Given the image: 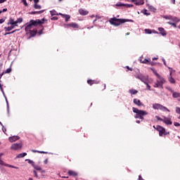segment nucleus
<instances>
[{
    "mask_svg": "<svg viewBox=\"0 0 180 180\" xmlns=\"http://www.w3.org/2000/svg\"><path fill=\"white\" fill-rule=\"evenodd\" d=\"M151 71H153L154 75L157 77L156 82L155 84L153 85L154 88H163L164 84L167 82V80L164 77H162L158 72H157V70H155L154 68H150Z\"/></svg>",
    "mask_w": 180,
    "mask_h": 180,
    "instance_id": "1",
    "label": "nucleus"
},
{
    "mask_svg": "<svg viewBox=\"0 0 180 180\" xmlns=\"http://www.w3.org/2000/svg\"><path fill=\"white\" fill-rule=\"evenodd\" d=\"M132 110L134 113H136L134 115L135 119H141V120H144V116H147L148 115V112L146 110H139L136 108H132Z\"/></svg>",
    "mask_w": 180,
    "mask_h": 180,
    "instance_id": "2",
    "label": "nucleus"
},
{
    "mask_svg": "<svg viewBox=\"0 0 180 180\" xmlns=\"http://www.w3.org/2000/svg\"><path fill=\"white\" fill-rule=\"evenodd\" d=\"M126 22H133V20H124V19H117L116 18H110L109 22L113 26H120L122 23H126Z\"/></svg>",
    "mask_w": 180,
    "mask_h": 180,
    "instance_id": "3",
    "label": "nucleus"
},
{
    "mask_svg": "<svg viewBox=\"0 0 180 180\" xmlns=\"http://www.w3.org/2000/svg\"><path fill=\"white\" fill-rule=\"evenodd\" d=\"M152 108L153 109H155V110H162V112H170L169 109L167 108V107L160 103H153Z\"/></svg>",
    "mask_w": 180,
    "mask_h": 180,
    "instance_id": "4",
    "label": "nucleus"
},
{
    "mask_svg": "<svg viewBox=\"0 0 180 180\" xmlns=\"http://www.w3.org/2000/svg\"><path fill=\"white\" fill-rule=\"evenodd\" d=\"M156 130L159 132V136L160 137H162L163 136H167V134H169V132L165 131V128L160 125L156 126Z\"/></svg>",
    "mask_w": 180,
    "mask_h": 180,
    "instance_id": "5",
    "label": "nucleus"
},
{
    "mask_svg": "<svg viewBox=\"0 0 180 180\" xmlns=\"http://www.w3.org/2000/svg\"><path fill=\"white\" fill-rule=\"evenodd\" d=\"M23 147V143L22 142L18 143H13L11 146V149L13 150L14 151H18V150H20Z\"/></svg>",
    "mask_w": 180,
    "mask_h": 180,
    "instance_id": "6",
    "label": "nucleus"
},
{
    "mask_svg": "<svg viewBox=\"0 0 180 180\" xmlns=\"http://www.w3.org/2000/svg\"><path fill=\"white\" fill-rule=\"evenodd\" d=\"M136 78H137L138 79H140V81H141L142 82H144L145 84H147L148 81V76H144L143 75H137L136 76Z\"/></svg>",
    "mask_w": 180,
    "mask_h": 180,
    "instance_id": "7",
    "label": "nucleus"
},
{
    "mask_svg": "<svg viewBox=\"0 0 180 180\" xmlns=\"http://www.w3.org/2000/svg\"><path fill=\"white\" fill-rule=\"evenodd\" d=\"M163 117V123L165 124H167V126H169L171 124H172V121H171V117H165V116H162Z\"/></svg>",
    "mask_w": 180,
    "mask_h": 180,
    "instance_id": "8",
    "label": "nucleus"
},
{
    "mask_svg": "<svg viewBox=\"0 0 180 180\" xmlns=\"http://www.w3.org/2000/svg\"><path fill=\"white\" fill-rule=\"evenodd\" d=\"M35 26L34 23L33 22H30V24L27 25L25 28V32H30L31 30H33V27Z\"/></svg>",
    "mask_w": 180,
    "mask_h": 180,
    "instance_id": "9",
    "label": "nucleus"
},
{
    "mask_svg": "<svg viewBox=\"0 0 180 180\" xmlns=\"http://www.w3.org/2000/svg\"><path fill=\"white\" fill-rule=\"evenodd\" d=\"M20 139V137H19L18 136H13L8 138V141H10V143H15V141H18V140H19Z\"/></svg>",
    "mask_w": 180,
    "mask_h": 180,
    "instance_id": "10",
    "label": "nucleus"
},
{
    "mask_svg": "<svg viewBox=\"0 0 180 180\" xmlns=\"http://www.w3.org/2000/svg\"><path fill=\"white\" fill-rule=\"evenodd\" d=\"M0 89L6 99V102L7 105V110H8V113H9V103H8V98H6V96H5V92L4 91V88H2V86H0Z\"/></svg>",
    "mask_w": 180,
    "mask_h": 180,
    "instance_id": "11",
    "label": "nucleus"
},
{
    "mask_svg": "<svg viewBox=\"0 0 180 180\" xmlns=\"http://www.w3.org/2000/svg\"><path fill=\"white\" fill-rule=\"evenodd\" d=\"M31 22L34 23V25L36 26L37 25H43L44 23V19L42 20H31Z\"/></svg>",
    "mask_w": 180,
    "mask_h": 180,
    "instance_id": "12",
    "label": "nucleus"
},
{
    "mask_svg": "<svg viewBox=\"0 0 180 180\" xmlns=\"http://www.w3.org/2000/svg\"><path fill=\"white\" fill-rule=\"evenodd\" d=\"M79 13L80 15H82V16H85V15H88V13H89V12H88V11H86L85 9L80 8V9H79Z\"/></svg>",
    "mask_w": 180,
    "mask_h": 180,
    "instance_id": "13",
    "label": "nucleus"
},
{
    "mask_svg": "<svg viewBox=\"0 0 180 180\" xmlns=\"http://www.w3.org/2000/svg\"><path fill=\"white\" fill-rule=\"evenodd\" d=\"M134 103L137 106H144V104H143V103H141V101L137 98L134 99Z\"/></svg>",
    "mask_w": 180,
    "mask_h": 180,
    "instance_id": "14",
    "label": "nucleus"
},
{
    "mask_svg": "<svg viewBox=\"0 0 180 180\" xmlns=\"http://www.w3.org/2000/svg\"><path fill=\"white\" fill-rule=\"evenodd\" d=\"M158 30L160 32V34L162 36H167V31H165V30H164V28L162 27H158Z\"/></svg>",
    "mask_w": 180,
    "mask_h": 180,
    "instance_id": "15",
    "label": "nucleus"
},
{
    "mask_svg": "<svg viewBox=\"0 0 180 180\" xmlns=\"http://www.w3.org/2000/svg\"><path fill=\"white\" fill-rule=\"evenodd\" d=\"M146 6L148 8L149 11H150L151 12H155V11H157V8H155L154 6L146 4Z\"/></svg>",
    "mask_w": 180,
    "mask_h": 180,
    "instance_id": "16",
    "label": "nucleus"
},
{
    "mask_svg": "<svg viewBox=\"0 0 180 180\" xmlns=\"http://www.w3.org/2000/svg\"><path fill=\"white\" fill-rule=\"evenodd\" d=\"M7 25H11L12 26H18L16 21H14L13 18L9 19V22Z\"/></svg>",
    "mask_w": 180,
    "mask_h": 180,
    "instance_id": "17",
    "label": "nucleus"
},
{
    "mask_svg": "<svg viewBox=\"0 0 180 180\" xmlns=\"http://www.w3.org/2000/svg\"><path fill=\"white\" fill-rule=\"evenodd\" d=\"M134 2L135 5H137V6L144 5V0H136Z\"/></svg>",
    "mask_w": 180,
    "mask_h": 180,
    "instance_id": "18",
    "label": "nucleus"
},
{
    "mask_svg": "<svg viewBox=\"0 0 180 180\" xmlns=\"http://www.w3.org/2000/svg\"><path fill=\"white\" fill-rule=\"evenodd\" d=\"M68 174L70 176H77V175H78V174L76 172H74L72 170H69Z\"/></svg>",
    "mask_w": 180,
    "mask_h": 180,
    "instance_id": "19",
    "label": "nucleus"
},
{
    "mask_svg": "<svg viewBox=\"0 0 180 180\" xmlns=\"http://www.w3.org/2000/svg\"><path fill=\"white\" fill-rule=\"evenodd\" d=\"M33 168H34V169H37V171H40L41 174H44V172H46V171L41 169V167L36 165L33 167Z\"/></svg>",
    "mask_w": 180,
    "mask_h": 180,
    "instance_id": "20",
    "label": "nucleus"
},
{
    "mask_svg": "<svg viewBox=\"0 0 180 180\" xmlns=\"http://www.w3.org/2000/svg\"><path fill=\"white\" fill-rule=\"evenodd\" d=\"M13 29H15V25H11L10 27H4V30L6 32H11V30H13Z\"/></svg>",
    "mask_w": 180,
    "mask_h": 180,
    "instance_id": "21",
    "label": "nucleus"
},
{
    "mask_svg": "<svg viewBox=\"0 0 180 180\" xmlns=\"http://www.w3.org/2000/svg\"><path fill=\"white\" fill-rule=\"evenodd\" d=\"M59 15H60V16H63V18H65V22H68V20H70V18H71L69 15H65L63 13H59Z\"/></svg>",
    "mask_w": 180,
    "mask_h": 180,
    "instance_id": "22",
    "label": "nucleus"
},
{
    "mask_svg": "<svg viewBox=\"0 0 180 180\" xmlns=\"http://www.w3.org/2000/svg\"><path fill=\"white\" fill-rule=\"evenodd\" d=\"M168 81L170 82V84H175L176 82L175 81V79L172 77V76L168 77Z\"/></svg>",
    "mask_w": 180,
    "mask_h": 180,
    "instance_id": "23",
    "label": "nucleus"
},
{
    "mask_svg": "<svg viewBox=\"0 0 180 180\" xmlns=\"http://www.w3.org/2000/svg\"><path fill=\"white\" fill-rule=\"evenodd\" d=\"M87 84H89V85H94V84H99V81L88 80Z\"/></svg>",
    "mask_w": 180,
    "mask_h": 180,
    "instance_id": "24",
    "label": "nucleus"
},
{
    "mask_svg": "<svg viewBox=\"0 0 180 180\" xmlns=\"http://www.w3.org/2000/svg\"><path fill=\"white\" fill-rule=\"evenodd\" d=\"M28 32L31 34L32 37L36 36V34H37V30H32L31 31H28Z\"/></svg>",
    "mask_w": 180,
    "mask_h": 180,
    "instance_id": "25",
    "label": "nucleus"
},
{
    "mask_svg": "<svg viewBox=\"0 0 180 180\" xmlns=\"http://www.w3.org/2000/svg\"><path fill=\"white\" fill-rule=\"evenodd\" d=\"M26 155H27L26 153H20L16 156V158H23V157H26Z\"/></svg>",
    "mask_w": 180,
    "mask_h": 180,
    "instance_id": "26",
    "label": "nucleus"
},
{
    "mask_svg": "<svg viewBox=\"0 0 180 180\" xmlns=\"http://www.w3.org/2000/svg\"><path fill=\"white\" fill-rule=\"evenodd\" d=\"M172 96H173V98H180V93L173 91Z\"/></svg>",
    "mask_w": 180,
    "mask_h": 180,
    "instance_id": "27",
    "label": "nucleus"
},
{
    "mask_svg": "<svg viewBox=\"0 0 180 180\" xmlns=\"http://www.w3.org/2000/svg\"><path fill=\"white\" fill-rule=\"evenodd\" d=\"M150 61H151V59L150 58L144 59L143 60L141 59V63H142L143 64H148Z\"/></svg>",
    "mask_w": 180,
    "mask_h": 180,
    "instance_id": "28",
    "label": "nucleus"
},
{
    "mask_svg": "<svg viewBox=\"0 0 180 180\" xmlns=\"http://www.w3.org/2000/svg\"><path fill=\"white\" fill-rule=\"evenodd\" d=\"M43 12H44V10H41L40 11H32L30 13V15H36V13H43Z\"/></svg>",
    "mask_w": 180,
    "mask_h": 180,
    "instance_id": "29",
    "label": "nucleus"
},
{
    "mask_svg": "<svg viewBox=\"0 0 180 180\" xmlns=\"http://www.w3.org/2000/svg\"><path fill=\"white\" fill-rule=\"evenodd\" d=\"M129 94H131V95H136V94H137V90L136 89H130L129 91Z\"/></svg>",
    "mask_w": 180,
    "mask_h": 180,
    "instance_id": "30",
    "label": "nucleus"
},
{
    "mask_svg": "<svg viewBox=\"0 0 180 180\" xmlns=\"http://www.w3.org/2000/svg\"><path fill=\"white\" fill-rule=\"evenodd\" d=\"M32 153H39V154H47V152L36 150H32Z\"/></svg>",
    "mask_w": 180,
    "mask_h": 180,
    "instance_id": "31",
    "label": "nucleus"
},
{
    "mask_svg": "<svg viewBox=\"0 0 180 180\" xmlns=\"http://www.w3.org/2000/svg\"><path fill=\"white\" fill-rule=\"evenodd\" d=\"M172 20H173V22H176V23H178V22H180V19L176 18V17H174L172 16Z\"/></svg>",
    "mask_w": 180,
    "mask_h": 180,
    "instance_id": "32",
    "label": "nucleus"
},
{
    "mask_svg": "<svg viewBox=\"0 0 180 180\" xmlns=\"http://www.w3.org/2000/svg\"><path fill=\"white\" fill-rule=\"evenodd\" d=\"M69 26H70V27H74L75 29L78 28V25L77 23H70L69 24Z\"/></svg>",
    "mask_w": 180,
    "mask_h": 180,
    "instance_id": "33",
    "label": "nucleus"
},
{
    "mask_svg": "<svg viewBox=\"0 0 180 180\" xmlns=\"http://www.w3.org/2000/svg\"><path fill=\"white\" fill-rule=\"evenodd\" d=\"M164 19H167V20H172V15H165L163 16Z\"/></svg>",
    "mask_w": 180,
    "mask_h": 180,
    "instance_id": "34",
    "label": "nucleus"
},
{
    "mask_svg": "<svg viewBox=\"0 0 180 180\" xmlns=\"http://www.w3.org/2000/svg\"><path fill=\"white\" fill-rule=\"evenodd\" d=\"M33 8H34L35 9H41V6L36 4H34Z\"/></svg>",
    "mask_w": 180,
    "mask_h": 180,
    "instance_id": "35",
    "label": "nucleus"
},
{
    "mask_svg": "<svg viewBox=\"0 0 180 180\" xmlns=\"http://www.w3.org/2000/svg\"><path fill=\"white\" fill-rule=\"evenodd\" d=\"M169 70V76H172V74H174V72H175V70H174L172 68H168Z\"/></svg>",
    "mask_w": 180,
    "mask_h": 180,
    "instance_id": "36",
    "label": "nucleus"
},
{
    "mask_svg": "<svg viewBox=\"0 0 180 180\" xmlns=\"http://www.w3.org/2000/svg\"><path fill=\"white\" fill-rule=\"evenodd\" d=\"M22 22H23V19L22 18H18L16 20H15V23H22Z\"/></svg>",
    "mask_w": 180,
    "mask_h": 180,
    "instance_id": "37",
    "label": "nucleus"
},
{
    "mask_svg": "<svg viewBox=\"0 0 180 180\" xmlns=\"http://www.w3.org/2000/svg\"><path fill=\"white\" fill-rule=\"evenodd\" d=\"M145 33H146V34H151L152 30L150 29H145Z\"/></svg>",
    "mask_w": 180,
    "mask_h": 180,
    "instance_id": "38",
    "label": "nucleus"
},
{
    "mask_svg": "<svg viewBox=\"0 0 180 180\" xmlns=\"http://www.w3.org/2000/svg\"><path fill=\"white\" fill-rule=\"evenodd\" d=\"M176 113H178V115H179L178 119H180V108L179 107L176 108Z\"/></svg>",
    "mask_w": 180,
    "mask_h": 180,
    "instance_id": "39",
    "label": "nucleus"
},
{
    "mask_svg": "<svg viewBox=\"0 0 180 180\" xmlns=\"http://www.w3.org/2000/svg\"><path fill=\"white\" fill-rule=\"evenodd\" d=\"M27 161H28V164H31V165L32 166V167H34V162H33V160H27Z\"/></svg>",
    "mask_w": 180,
    "mask_h": 180,
    "instance_id": "40",
    "label": "nucleus"
},
{
    "mask_svg": "<svg viewBox=\"0 0 180 180\" xmlns=\"http://www.w3.org/2000/svg\"><path fill=\"white\" fill-rule=\"evenodd\" d=\"M50 13H51V15L52 16H54V15H58V14H57V12H56V11H54V10L51 11H50Z\"/></svg>",
    "mask_w": 180,
    "mask_h": 180,
    "instance_id": "41",
    "label": "nucleus"
},
{
    "mask_svg": "<svg viewBox=\"0 0 180 180\" xmlns=\"http://www.w3.org/2000/svg\"><path fill=\"white\" fill-rule=\"evenodd\" d=\"M166 89H167V91H169V92H171L172 94L174 93V90H172V88L169 87V86H166Z\"/></svg>",
    "mask_w": 180,
    "mask_h": 180,
    "instance_id": "42",
    "label": "nucleus"
},
{
    "mask_svg": "<svg viewBox=\"0 0 180 180\" xmlns=\"http://www.w3.org/2000/svg\"><path fill=\"white\" fill-rule=\"evenodd\" d=\"M98 19H102V17L100 15H96V19L93 21V23H95Z\"/></svg>",
    "mask_w": 180,
    "mask_h": 180,
    "instance_id": "43",
    "label": "nucleus"
},
{
    "mask_svg": "<svg viewBox=\"0 0 180 180\" xmlns=\"http://www.w3.org/2000/svg\"><path fill=\"white\" fill-rule=\"evenodd\" d=\"M18 30H15L11 32H7L4 34V36H7V34H13V33H15V32H17Z\"/></svg>",
    "mask_w": 180,
    "mask_h": 180,
    "instance_id": "44",
    "label": "nucleus"
},
{
    "mask_svg": "<svg viewBox=\"0 0 180 180\" xmlns=\"http://www.w3.org/2000/svg\"><path fill=\"white\" fill-rule=\"evenodd\" d=\"M142 13H143V15H146L147 16H148V15H150V13H147V10L146 9H143L142 11Z\"/></svg>",
    "mask_w": 180,
    "mask_h": 180,
    "instance_id": "45",
    "label": "nucleus"
},
{
    "mask_svg": "<svg viewBox=\"0 0 180 180\" xmlns=\"http://www.w3.org/2000/svg\"><path fill=\"white\" fill-rule=\"evenodd\" d=\"M4 167H8L9 168H15V166L5 163Z\"/></svg>",
    "mask_w": 180,
    "mask_h": 180,
    "instance_id": "46",
    "label": "nucleus"
},
{
    "mask_svg": "<svg viewBox=\"0 0 180 180\" xmlns=\"http://www.w3.org/2000/svg\"><path fill=\"white\" fill-rule=\"evenodd\" d=\"M168 25H171V26H173L174 27H176V24L171 22H167Z\"/></svg>",
    "mask_w": 180,
    "mask_h": 180,
    "instance_id": "47",
    "label": "nucleus"
},
{
    "mask_svg": "<svg viewBox=\"0 0 180 180\" xmlns=\"http://www.w3.org/2000/svg\"><path fill=\"white\" fill-rule=\"evenodd\" d=\"M115 6H124V4L123 3H117Z\"/></svg>",
    "mask_w": 180,
    "mask_h": 180,
    "instance_id": "48",
    "label": "nucleus"
},
{
    "mask_svg": "<svg viewBox=\"0 0 180 180\" xmlns=\"http://www.w3.org/2000/svg\"><path fill=\"white\" fill-rule=\"evenodd\" d=\"M126 8H133V4H124V6Z\"/></svg>",
    "mask_w": 180,
    "mask_h": 180,
    "instance_id": "49",
    "label": "nucleus"
},
{
    "mask_svg": "<svg viewBox=\"0 0 180 180\" xmlns=\"http://www.w3.org/2000/svg\"><path fill=\"white\" fill-rule=\"evenodd\" d=\"M155 118L157 119V120H160V122H163L164 119L161 118L160 117L158 116H155Z\"/></svg>",
    "mask_w": 180,
    "mask_h": 180,
    "instance_id": "50",
    "label": "nucleus"
},
{
    "mask_svg": "<svg viewBox=\"0 0 180 180\" xmlns=\"http://www.w3.org/2000/svg\"><path fill=\"white\" fill-rule=\"evenodd\" d=\"M21 2L23 4V5L27 6V2L26 1V0H21Z\"/></svg>",
    "mask_w": 180,
    "mask_h": 180,
    "instance_id": "51",
    "label": "nucleus"
},
{
    "mask_svg": "<svg viewBox=\"0 0 180 180\" xmlns=\"http://www.w3.org/2000/svg\"><path fill=\"white\" fill-rule=\"evenodd\" d=\"M146 85L147 89H148V91H151V86L148 85V83L146 82V84H145Z\"/></svg>",
    "mask_w": 180,
    "mask_h": 180,
    "instance_id": "52",
    "label": "nucleus"
},
{
    "mask_svg": "<svg viewBox=\"0 0 180 180\" xmlns=\"http://www.w3.org/2000/svg\"><path fill=\"white\" fill-rule=\"evenodd\" d=\"M5 162H4V160L0 158V165H5Z\"/></svg>",
    "mask_w": 180,
    "mask_h": 180,
    "instance_id": "53",
    "label": "nucleus"
},
{
    "mask_svg": "<svg viewBox=\"0 0 180 180\" xmlns=\"http://www.w3.org/2000/svg\"><path fill=\"white\" fill-rule=\"evenodd\" d=\"M11 71H12V69L11 68H8L6 70V74H9V72H11Z\"/></svg>",
    "mask_w": 180,
    "mask_h": 180,
    "instance_id": "54",
    "label": "nucleus"
},
{
    "mask_svg": "<svg viewBox=\"0 0 180 180\" xmlns=\"http://www.w3.org/2000/svg\"><path fill=\"white\" fill-rule=\"evenodd\" d=\"M33 173L34 174V177L35 178H39V175H37V172H36L35 170L33 171Z\"/></svg>",
    "mask_w": 180,
    "mask_h": 180,
    "instance_id": "55",
    "label": "nucleus"
},
{
    "mask_svg": "<svg viewBox=\"0 0 180 180\" xmlns=\"http://www.w3.org/2000/svg\"><path fill=\"white\" fill-rule=\"evenodd\" d=\"M174 125L176 127H179L180 124H179V122H174Z\"/></svg>",
    "mask_w": 180,
    "mask_h": 180,
    "instance_id": "56",
    "label": "nucleus"
},
{
    "mask_svg": "<svg viewBox=\"0 0 180 180\" xmlns=\"http://www.w3.org/2000/svg\"><path fill=\"white\" fill-rule=\"evenodd\" d=\"M152 33H154L155 34H158V32L155 31V30H152Z\"/></svg>",
    "mask_w": 180,
    "mask_h": 180,
    "instance_id": "57",
    "label": "nucleus"
},
{
    "mask_svg": "<svg viewBox=\"0 0 180 180\" xmlns=\"http://www.w3.org/2000/svg\"><path fill=\"white\" fill-rule=\"evenodd\" d=\"M2 131H4V133H5L6 131V128L2 127Z\"/></svg>",
    "mask_w": 180,
    "mask_h": 180,
    "instance_id": "58",
    "label": "nucleus"
},
{
    "mask_svg": "<svg viewBox=\"0 0 180 180\" xmlns=\"http://www.w3.org/2000/svg\"><path fill=\"white\" fill-rule=\"evenodd\" d=\"M58 19V18L57 17H53L51 18V20H57Z\"/></svg>",
    "mask_w": 180,
    "mask_h": 180,
    "instance_id": "59",
    "label": "nucleus"
},
{
    "mask_svg": "<svg viewBox=\"0 0 180 180\" xmlns=\"http://www.w3.org/2000/svg\"><path fill=\"white\" fill-rule=\"evenodd\" d=\"M162 61H163V64H164L165 65H167V62L165 61V59L162 58Z\"/></svg>",
    "mask_w": 180,
    "mask_h": 180,
    "instance_id": "60",
    "label": "nucleus"
},
{
    "mask_svg": "<svg viewBox=\"0 0 180 180\" xmlns=\"http://www.w3.org/2000/svg\"><path fill=\"white\" fill-rule=\"evenodd\" d=\"M39 0H34V4H39Z\"/></svg>",
    "mask_w": 180,
    "mask_h": 180,
    "instance_id": "61",
    "label": "nucleus"
},
{
    "mask_svg": "<svg viewBox=\"0 0 180 180\" xmlns=\"http://www.w3.org/2000/svg\"><path fill=\"white\" fill-rule=\"evenodd\" d=\"M4 22H5V20H4V19H0V24L4 23Z\"/></svg>",
    "mask_w": 180,
    "mask_h": 180,
    "instance_id": "62",
    "label": "nucleus"
},
{
    "mask_svg": "<svg viewBox=\"0 0 180 180\" xmlns=\"http://www.w3.org/2000/svg\"><path fill=\"white\" fill-rule=\"evenodd\" d=\"M4 2H6V0H0V4H4Z\"/></svg>",
    "mask_w": 180,
    "mask_h": 180,
    "instance_id": "63",
    "label": "nucleus"
},
{
    "mask_svg": "<svg viewBox=\"0 0 180 180\" xmlns=\"http://www.w3.org/2000/svg\"><path fill=\"white\" fill-rule=\"evenodd\" d=\"M8 11V8H4L3 11H1V12H6Z\"/></svg>",
    "mask_w": 180,
    "mask_h": 180,
    "instance_id": "64",
    "label": "nucleus"
}]
</instances>
